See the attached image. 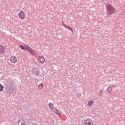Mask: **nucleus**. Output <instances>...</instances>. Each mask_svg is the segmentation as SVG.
Here are the masks:
<instances>
[{"label":"nucleus","instance_id":"7","mask_svg":"<svg viewBox=\"0 0 125 125\" xmlns=\"http://www.w3.org/2000/svg\"><path fill=\"white\" fill-rule=\"evenodd\" d=\"M5 52V47L4 46L0 45V53L3 54Z\"/></svg>","mask_w":125,"mask_h":125},{"label":"nucleus","instance_id":"4","mask_svg":"<svg viewBox=\"0 0 125 125\" xmlns=\"http://www.w3.org/2000/svg\"><path fill=\"white\" fill-rule=\"evenodd\" d=\"M10 61L13 64H16L17 63V57L15 56H11L10 57Z\"/></svg>","mask_w":125,"mask_h":125},{"label":"nucleus","instance_id":"12","mask_svg":"<svg viewBox=\"0 0 125 125\" xmlns=\"http://www.w3.org/2000/svg\"><path fill=\"white\" fill-rule=\"evenodd\" d=\"M49 107L50 109H51L52 110H53V107H54V106L53 105V104L51 103H49Z\"/></svg>","mask_w":125,"mask_h":125},{"label":"nucleus","instance_id":"10","mask_svg":"<svg viewBox=\"0 0 125 125\" xmlns=\"http://www.w3.org/2000/svg\"><path fill=\"white\" fill-rule=\"evenodd\" d=\"M112 87H109L107 89V92L108 94H110L111 93V92L112 91Z\"/></svg>","mask_w":125,"mask_h":125},{"label":"nucleus","instance_id":"6","mask_svg":"<svg viewBox=\"0 0 125 125\" xmlns=\"http://www.w3.org/2000/svg\"><path fill=\"white\" fill-rule=\"evenodd\" d=\"M25 49H27L28 51H29V52H30V53L32 54V55L35 54V52L34 51V50H33V49L31 48V47H29L27 45H25Z\"/></svg>","mask_w":125,"mask_h":125},{"label":"nucleus","instance_id":"2","mask_svg":"<svg viewBox=\"0 0 125 125\" xmlns=\"http://www.w3.org/2000/svg\"><path fill=\"white\" fill-rule=\"evenodd\" d=\"M83 125H93V121L91 119L88 118L84 121Z\"/></svg>","mask_w":125,"mask_h":125},{"label":"nucleus","instance_id":"13","mask_svg":"<svg viewBox=\"0 0 125 125\" xmlns=\"http://www.w3.org/2000/svg\"><path fill=\"white\" fill-rule=\"evenodd\" d=\"M20 47L21 49H22V50H26V45H25L24 46L22 45H20Z\"/></svg>","mask_w":125,"mask_h":125},{"label":"nucleus","instance_id":"8","mask_svg":"<svg viewBox=\"0 0 125 125\" xmlns=\"http://www.w3.org/2000/svg\"><path fill=\"white\" fill-rule=\"evenodd\" d=\"M52 111L55 112V114H56V115H58V116H61V114H60V112L57 109H53Z\"/></svg>","mask_w":125,"mask_h":125},{"label":"nucleus","instance_id":"9","mask_svg":"<svg viewBox=\"0 0 125 125\" xmlns=\"http://www.w3.org/2000/svg\"><path fill=\"white\" fill-rule=\"evenodd\" d=\"M93 100L89 101L87 104V106H88V107H91V106L93 105Z\"/></svg>","mask_w":125,"mask_h":125},{"label":"nucleus","instance_id":"16","mask_svg":"<svg viewBox=\"0 0 125 125\" xmlns=\"http://www.w3.org/2000/svg\"><path fill=\"white\" fill-rule=\"evenodd\" d=\"M102 93H103V90H101L99 92L98 94L100 96H101V95H102Z\"/></svg>","mask_w":125,"mask_h":125},{"label":"nucleus","instance_id":"3","mask_svg":"<svg viewBox=\"0 0 125 125\" xmlns=\"http://www.w3.org/2000/svg\"><path fill=\"white\" fill-rule=\"evenodd\" d=\"M38 60L41 64H44V63H45V58H44L43 56H39Z\"/></svg>","mask_w":125,"mask_h":125},{"label":"nucleus","instance_id":"5","mask_svg":"<svg viewBox=\"0 0 125 125\" xmlns=\"http://www.w3.org/2000/svg\"><path fill=\"white\" fill-rule=\"evenodd\" d=\"M17 125H26L25 120L22 118L19 119L17 122Z\"/></svg>","mask_w":125,"mask_h":125},{"label":"nucleus","instance_id":"14","mask_svg":"<svg viewBox=\"0 0 125 125\" xmlns=\"http://www.w3.org/2000/svg\"><path fill=\"white\" fill-rule=\"evenodd\" d=\"M64 27L66 28V29H69V30L72 31V32H73V29H72V27H70L69 26L64 25Z\"/></svg>","mask_w":125,"mask_h":125},{"label":"nucleus","instance_id":"15","mask_svg":"<svg viewBox=\"0 0 125 125\" xmlns=\"http://www.w3.org/2000/svg\"><path fill=\"white\" fill-rule=\"evenodd\" d=\"M43 87V86H42V84H40L38 86L39 89H42Z\"/></svg>","mask_w":125,"mask_h":125},{"label":"nucleus","instance_id":"1","mask_svg":"<svg viewBox=\"0 0 125 125\" xmlns=\"http://www.w3.org/2000/svg\"><path fill=\"white\" fill-rule=\"evenodd\" d=\"M18 15L20 19H25V18L26 17V14H25V12L23 11H20Z\"/></svg>","mask_w":125,"mask_h":125},{"label":"nucleus","instance_id":"11","mask_svg":"<svg viewBox=\"0 0 125 125\" xmlns=\"http://www.w3.org/2000/svg\"><path fill=\"white\" fill-rule=\"evenodd\" d=\"M4 89V87L2 84H0V92H2V91H3Z\"/></svg>","mask_w":125,"mask_h":125}]
</instances>
